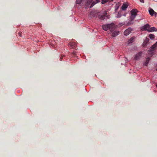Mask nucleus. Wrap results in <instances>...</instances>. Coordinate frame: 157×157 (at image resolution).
<instances>
[{
  "instance_id": "nucleus-1",
  "label": "nucleus",
  "mask_w": 157,
  "mask_h": 157,
  "mask_svg": "<svg viewBox=\"0 0 157 157\" xmlns=\"http://www.w3.org/2000/svg\"><path fill=\"white\" fill-rule=\"evenodd\" d=\"M102 27L103 29L105 31L109 30L110 31H113L115 28L114 24L113 23L103 25Z\"/></svg>"
},
{
  "instance_id": "nucleus-2",
  "label": "nucleus",
  "mask_w": 157,
  "mask_h": 157,
  "mask_svg": "<svg viewBox=\"0 0 157 157\" xmlns=\"http://www.w3.org/2000/svg\"><path fill=\"white\" fill-rule=\"evenodd\" d=\"M138 10L136 9H132L131 11V15L130 17V19L131 21L129 22L130 24L132 21H133L134 19L135 18L136 16L137 15V13L138 12Z\"/></svg>"
},
{
  "instance_id": "nucleus-3",
  "label": "nucleus",
  "mask_w": 157,
  "mask_h": 157,
  "mask_svg": "<svg viewBox=\"0 0 157 157\" xmlns=\"http://www.w3.org/2000/svg\"><path fill=\"white\" fill-rule=\"evenodd\" d=\"M95 4V3L94 2L93 0H87L85 4L86 8H87L89 7L92 8Z\"/></svg>"
},
{
  "instance_id": "nucleus-4",
  "label": "nucleus",
  "mask_w": 157,
  "mask_h": 157,
  "mask_svg": "<svg viewBox=\"0 0 157 157\" xmlns=\"http://www.w3.org/2000/svg\"><path fill=\"white\" fill-rule=\"evenodd\" d=\"M132 30L133 29L131 28H128L124 31V35L126 36H128L131 33Z\"/></svg>"
},
{
  "instance_id": "nucleus-5",
  "label": "nucleus",
  "mask_w": 157,
  "mask_h": 157,
  "mask_svg": "<svg viewBox=\"0 0 157 157\" xmlns=\"http://www.w3.org/2000/svg\"><path fill=\"white\" fill-rule=\"evenodd\" d=\"M150 27V26L148 24H147L146 25H144L143 26H142L141 27V29L142 31L147 30L148 31V30L149 29Z\"/></svg>"
},
{
  "instance_id": "nucleus-6",
  "label": "nucleus",
  "mask_w": 157,
  "mask_h": 157,
  "mask_svg": "<svg viewBox=\"0 0 157 157\" xmlns=\"http://www.w3.org/2000/svg\"><path fill=\"white\" fill-rule=\"evenodd\" d=\"M128 6V3H124L121 9L123 10H126V9L127 8Z\"/></svg>"
},
{
  "instance_id": "nucleus-7",
  "label": "nucleus",
  "mask_w": 157,
  "mask_h": 157,
  "mask_svg": "<svg viewBox=\"0 0 157 157\" xmlns=\"http://www.w3.org/2000/svg\"><path fill=\"white\" fill-rule=\"evenodd\" d=\"M99 18L101 20H104L105 19L108 18V15L106 16V14H103L101 15H99L98 16Z\"/></svg>"
},
{
  "instance_id": "nucleus-8",
  "label": "nucleus",
  "mask_w": 157,
  "mask_h": 157,
  "mask_svg": "<svg viewBox=\"0 0 157 157\" xmlns=\"http://www.w3.org/2000/svg\"><path fill=\"white\" fill-rule=\"evenodd\" d=\"M142 52H140L136 54L134 58V59L135 60H138L140 59V58Z\"/></svg>"
},
{
  "instance_id": "nucleus-9",
  "label": "nucleus",
  "mask_w": 157,
  "mask_h": 157,
  "mask_svg": "<svg viewBox=\"0 0 157 157\" xmlns=\"http://www.w3.org/2000/svg\"><path fill=\"white\" fill-rule=\"evenodd\" d=\"M119 31H115L112 33V36L113 37H115L117 36L119 34Z\"/></svg>"
},
{
  "instance_id": "nucleus-10",
  "label": "nucleus",
  "mask_w": 157,
  "mask_h": 157,
  "mask_svg": "<svg viewBox=\"0 0 157 157\" xmlns=\"http://www.w3.org/2000/svg\"><path fill=\"white\" fill-rule=\"evenodd\" d=\"M149 39L146 37L144 41V42L142 44L143 46H145L146 45V44L149 42Z\"/></svg>"
},
{
  "instance_id": "nucleus-11",
  "label": "nucleus",
  "mask_w": 157,
  "mask_h": 157,
  "mask_svg": "<svg viewBox=\"0 0 157 157\" xmlns=\"http://www.w3.org/2000/svg\"><path fill=\"white\" fill-rule=\"evenodd\" d=\"M156 31H157V29L155 27H152L151 28H149V29L148 30V31L149 32Z\"/></svg>"
},
{
  "instance_id": "nucleus-12",
  "label": "nucleus",
  "mask_w": 157,
  "mask_h": 157,
  "mask_svg": "<svg viewBox=\"0 0 157 157\" xmlns=\"http://www.w3.org/2000/svg\"><path fill=\"white\" fill-rule=\"evenodd\" d=\"M135 40V37H132L130 38L128 40V44L132 43L134 42Z\"/></svg>"
},
{
  "instance_id": "nucleus-13",
  "label": "nucleus",
  "mask_w": 157,
  "mask_h": 157,
  "mask_svg": "<svg viewBox=\"0 0 157 157\" xmlns=\"http://www.w3.org/2000/svg\"><path fill=\"white\" fill-rule=\"evenodd\" d=\"M149 12L150 15L152 16L154 15V13H155V11L154 10L152 9H151L149 10Z\"/></svg>"
},
{
  "instance_id": "nucleus-14",
  "label": "nucleus",
  "mask_w": 157,
  "mask_h": 157,
  "mask_svg": "<svg viewBox=\"0 0 157 157\" xmlns=\"http://www.w3.org/2000/svg\"><path fill=\"white\" fill-rule=\"evenodd\" d=\"M148 52L149 54L151 55L153 54L154 52V49L150 48L149 50H148Z\"/></svg>"
},
{
  "instance_id": "nucleus-15",
  "label": "nucleus",
  "mask_w": 157,
  "mask_h": 157,
  "mask_svg": "<svg viewBox=\"0 0 157 157\" xmlns=\"http://www.w3.org/2000/svg\"><path fill=\"white\" fill-rule=\"evenodd\" d=\"M157 46V41L152 46L151 48L154 49H155V48H156V47Z\"/></svg>"
},
{
  "instance_id": "nucleus-16",
  "label": "nucleus",
  "mask_w": 157,
  "mask_h": 157,
  "mask_svg": "<svg viewBox=\"0 0 157 157\" xmlns=\"http://www.w3.org/2000/svg\"><path fill=\"white\" fill-rule=\"evenodd\" d=\"M149 36L151 40L155 38V36L152 34H150Z\"/></svg>"
},
{
  "instance_id": "nucleus-17",
  "label": "nucleus",
  "mask_w": 157,
  "mask_h": 157,
  "mask_svg": "<svg viewBox=\"0 0 157 157\" xmlns=\"http://www.w3.org/2000/svg\"><path fill=\"white\" fill-rule=\"evenodd\" d=\"M107 2H109L108 0H101V3L104 4Z\"/></svg>"
},
{
  "instance_id": "nucleus-18",
  "label": "nucleus",
  "mask_w": 157,
  "mask_h": 157,
  "mask_svg": "<svg viewBox=\"0 0 157 157\" xmlns=\"http://www.w3.org/2000/svg\"><path fill=\"white\" fill-rule=\"evenodd\" d=\"M119 8V5L117 4H116L115 6V11H117Z\"/></svg>"
},
{
  "instance_id": "nucleus-19",
  "label": "nucleus",
  "mask_w": 157,
  "mask_h": 157,
  "mask_svg": "<svg viewBox=\"0 0 157 157\" xmlns=\"http://www.w3.org/2000/svg\"><path fill=\"white\" fill-rule=\"evenodd\" d=\"M82 0H76V4H80Z\"/></svg>"
},
{
  "instance_id": "nucleus-20",
  "label": "nucleus",
  "mask_w": 157,
  "mask_h": 157,
  "mask_svg": "<svg viewBox=\"0 0 157 157\" xmlns=\"http://www.w3.org/2000/svg\"><path fill=\"white\" fill-rule=\"evenodd\" d=\"M121 17V14L118 13L117 14V17H117L119 18V17Z\"/></svg>"
},
{
  "instance_id": "nucleus-21",
  "label": "nucleus",
  "mask_w": 157,
  "mask_h": 157,
  "mask_svg": "<svg viewBox=\"0 0 157 157\" xmlns=\"http://www.w3.org/2000/svg\"><path fill=\"white\" fill-rule=\"evenodd\" d=\"M100 2V0H96L95 1H93L94 2V3H95V4L99 2Z\"/></svg>"
},
{
  "instance_id": "nucleus-22",
  "label": "nucleus",
  "mask_w": 157,
  "mask_h": 157,
  "mask_svg": "<svg viewBox=\"0 0 157 157\" xmlns=\"http://www.w3.org/2000/svg\"><path fill=\"white\" fill-rule=\"evenodd\" d=\"M74 44H73V43H70L69 44V45H71L72 46V47L73 48H74Z\"/></svg>"
},
{
  "instance_id": "nucleus-23",
  "label": "nucleus",
  "mask_w": 157,
  "mask_h": 157,
  "mask_svg": "<svg viewBox=\"0 0 157 157\" xmlns=\"http://www.w3.org/2000/svg\"><path fill=\"white\" fill-rule=\"evenodd\" d=\"M76 52L75 51H73V52H72V54L74 55H76Z\"/></svg>"
},
{
  "instance_id": "nucleus-24",
  "label": "nucleus",
  "mask_w": 157,
  "mask_h": 157,
  "mask_svg": "<svg viewBox=\"0 0 157 157\" xmlns=\"http://www.w3.org/2000/svg\"><path fill=\"white\" fill-rule=\"evenodd\" d=\"M155 16V17H156L157 15V13L155 12V13H154V14Z\"/></svg>"
},
{
  "instance_id": "nucleus-25",
  "label": "nucleus",
  "mask_w": 157,
  "mask_h": 157,
  "mask_svg": "<svg viewBox=\"0 0 157 157\" xmlns=\"http://www.w3.org/2000/svg\"><path fill=\"white\" fill-rule=\"evenodd\" d=\"M63 56H62V55L61 56V57H60V61L61 60V59H62Z\"/></svg>"
},
{
  "instance_id": "nucleus-26",
  "label": "nucleus",
  "mask_w": 157,
  "mask_h": 157,
  "mask_svg": "<svg viewBox=\"0 0 157 157\" xmlns=\"http://www.w3.org/2000/svg\"><path fill=\"white\" fill-rule=\"evenodd\" d=\"M63 56H62V55L61 56V57H60V61L61 60V59H62Z\"/></svg>"
},
{
  "instance_id": "nucleus-27",
  "label": "nucleus",
  "mask_w": 157,
  "mask_h": 157,
  "mask_svg": "<svg viewBox=\"0 0 157 157\" xmlns=\"http://www.w3.org/2000/svg\"><path fill=\"white\" fill-rule=\"evenodd\" d=\"M140 1L141 2H143V3L144 2V0H140Z\"/></svg>"
},
{
  "instance_id": "nucleus-28",
  "label": "nucleus",
  "mask_w": 157,
  "mask_h": 157,
  "mask_svg": "<svg viewBox=\"0 0 157 157\" xmlns=\"http://www.w3.org/2000/svg\"><path fill=\"white\" fill-rule=\"evenodd\" d=\"M148 62H146L145 63V65H147V64H148Z\"/></svg>"
},
{
  "instance_id": "nucleus-29",
  "label": "nucleus",
  "mask_w": 157,
  "mask_h": 157,
  "mask_svg": "<svg viewBox=\"0 0 157 157\" xmlns=\"http://www.w3.org/2000/svg\"><path fill=\"white\" fill-rule=\"evenodd\" d=\"M109 0V2H110L113 1L114 0Z\"/></svg>"
},
{
  "instance_id": "nucleus-30",
  "label": "nucleus",
  "mask_w": 157,
  "mask_h": 157,
  "mask_svg": "<svg viewBox=\"0 0 157 157\" xmlns=\"http://www.w3.org/2000/svg\"><path fill=\"white\" fill-rule=\"evenodd\" d=\"M124 16H126V15L125 14H124Z\"/></svg>"
},
{
  "instance_id": "nucleus-31",
  "label": "nucleus",
  "mask_w": 157,
  "mask_h": 157,
  "mask_svg": "<svg viewBox=\"0 0 157 157\" xmlns=\"http://www.w3.org/2000/svg\"><path fill=\"white\" fill-rule=\"evenodd\" d=\"M156 71H157V68L156 69Z\"/></svg>"
},
{
  "instance_id": "nucleus-32",
  "label": "nucleus",
  "mask_w": 157,
  "mask_h": 157,
  "mask_svg": "<svg viewBox=\"0 0 157 157\" xmlns=\"http://www.w3.org/2000/svg\"><path fill=\"white\" fill-rule=\"evenodd\" d=\"M156 86L157 87V85H156Z\"/></svg>"
}]
</instances>
